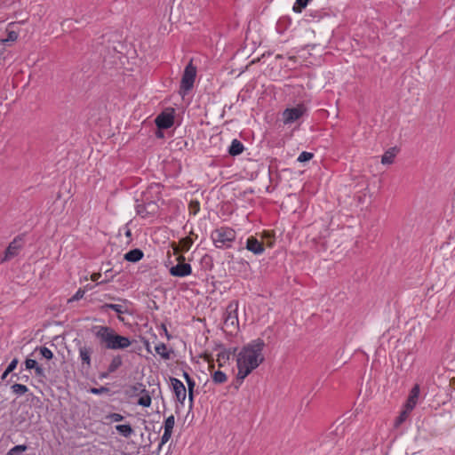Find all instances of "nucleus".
Returning a JSON list of instances; mask_svg holds the SVG:
<instances>
[{"label": "nucleus", "mask_w": 455, "mask_h": 455, "mask_svg": "<svg viewBox=\"0 0 455 455\" xmlns=\"http://www.w3.org/2000/svg\"><path fill=\"white\" fill-rule=\"evenodd\" d=\"M246 249L254 253L255 255H260L265 251L263 243L253 236H250L247 239Z\"/></svg>", "instance_id": "nucleus-14"}, {"label": "nucleus", "mask_w": 455, "mask_h": 455, "mask_svg": "<svg viewBox=\"0 0 455 455\" xmlns=\"http://www.w3.org/2000/svg\"><path fill=\"white\" fill-rule=\"evenodd\" d=\"M398 149L395 147L390 148L381 156V164L385 165L392 164L395 161Z\"/></svg>", "instance_id": "nucleus-19"}, {"label": "nucleus", "mask_w": 455, "mask_h": 455, "mask_svg": "<svg viewBox=\"0 0 455 455\" xmlns=\"http://www.w3.org/2000/svg\"><path fill=\"white\" fill-rule=\"evenodd\" d=\"M84 293L85 291L83 289H78L76 292L70 299H68V302L71 303L81 299L84 296Z\"/></svg>", "instance_id": "nucleus-33"}, {"label": "nucleus", "mask_w": 455, "mask_h": 455, "mask_svg": "<svg viewBox=\"0 0 455 455\" xmlns=\"http://www.w3.org/2000/svg\"><path fill=\"white\" fill-rule=\"evenodd\" d=\"M4 48L2 50H0V54L2 55L4 53Z\"/></svg>", "instance_id": "nucleus-46"}, {"label": "nucleus", "mask_w": 455, "mask_h": 455, "mask_svg": "<svg viewBox=\"0 0 455 455\" xmlns=\"http://www.w3.org/2000/svg\"><path fill=\"white\" fill-rule=\"evenodd\" d=\"M171 383L172 386L173 392L175 394L176 399L180 403H184V401L187 396V390L184 384L176 378H171Z\"/></svg>", "instance_id": "nucleus-11"}, {"label": "nucleus", "mask_w": 455, "mask_h": 455, "mask_svg": "<svg viewBox=\"0 0 455 455\" xmlns=\"http://www.w3.org/2000/svg\"><path fill=\"white\" fill-rule=\"evenodd\" d=\"M306 110V107L302 104L295 108H286L283 113V123L287 124L297 121L304 115Z\"/></svg>", "instance_id": "nucleus-7"}, {"label": "nucleus", "mask_w": 455, "mask_h": 455, "mask_svg": "<svg viewBox=\"0 0 455 455\" xmlns=\"http://www.w3.org/2000/svg\"><path fill=\"white\" fill-rule=\"evenodd\" d=\"M310 0H296V5L293 6V11L296 12H301L302 9H304Z\"/></svg>", "instance_id": "nucleus-31"}, {"label": "nucleus", "mask_w": 455, "mask_h": 455, "mask_svg": "<svg viewBox=\"0 0 455 455\" xmlns=\"http://www.w3.org/2000/svg\"><path fill=\"white\" fill-rule=\"evenodd\" d=\"M18 363H19V361L17 358L12 359L6 368L7 372H12L16 368Z\"/></svg>", "instance_id": "nucleus-38"}, {"label": "nucleus", "mask_w": 455, "mask_h": 455, "mask_svg": "<svg viewBox=\"0 0 455 455\" xmlns=\"http://www.w3.org/2000/svg\"><path fill=\"white\" fill-rule=\"evenodd\" d=\"M212 379L215 384H223L227 381L228 378L226 373L221 371H215L212 375Z\"/></svg>", "instance_id": "nucleus-24"}, {"label": "nucleus", "mask_w": 455, "mask_h": 455, "mask_svg": "<svg viewBox=\"0 0 455 455\" xmlns=\"http://www.w3.org/2000/svg\"><path fill=\"white\" fill-rule=\"evenodd\" d=\"M196 387V382H192V386L191 385H188V399H189V402H190V406H192V403H193V399H194V388Z\"/></svg>", "instance_id": "nucleus-35"}, {"label": "nucleus", "mask_w": 455, "mask_h": 455, "mask_svg": "<svg viewBox=\"0 0 455 455\" xmlns=\"http://www.w3.org/2000/svg\"><path fill=\"white\" fill-rule=\"evenodd\" d=\"M191 272H192V267H191L190 264H188V263H179L175 266H172L170 268V274L172 276H177V277L188 276L191 274Z\"/></svg>", "instance_id": "nucleus-13"}, {"label": "nucleus", "mask_w": 455, "mask_h": 455, "mask_svg": "<svg viewBox=\"0 0 455 455\" xmlns=\"http://www.w3.org/2000/svg\"><path fill=\"white\" fill-rule=\"evenodd\" d=\"M143 392L144 394L138 400V404L143 407H149L151 404V396L145 389H143Z\"/></svg>", "instance_id": "nucleus-27"}, {"label": "nucleus", "mask_w": 455, "mask_h": 455, "mask_svg": "<svg viewBox=\"0 0 455 455\" xmlns=\"http://www.w3.org/2000/svg\"><path fill=\"white\" fill-rule=\"evenodd\" d=\"M243 149H244V147H243V143L240 140L234 139L231 142L229 148H228V153L230 156H235L242 154Z\"/></svg>", "instance_id": "nucleus-21"}, {"label": "nucleus", "mask_w": 455, "mask_h": 455, "mask_svg": "<svg viewBox=\"0 0 455 455\" xmlns=\"http://www.w3.org/2000/svg\"><path fill=\"white\" fill-rule=\"evenodd\" d=\"M108 389L107 387H101L100 388L92 387L91 388L90 392L94 395H100L102 393L108 392Z\"/></svg>", "instance_id": "nucleus-37"}, {"label": "nucleus", "mask_w": 455, "mask_h": 455, "mask_svg": "<svg viewBox=\"0 0 455 455\" xmlns=\"http://www.w3.org/2000/svg\"><path fill=\"white\" fill-rule=\"evenodd\" d=\"M144 256L143 251L140 249H133L124 254V259L129 262H138Z\"/></svg>", "instance_id": "nucleus-20"}, {"label": "nucleus", "mask_w": 455, "mask_h": 455, "mask_svg": "<svg viewBox=\"0 0 455 455\" xmlns=\"http://www.w3.org/2000/svg\"><path fill=\"white\" fill-rule=\"evenodd\" d=\"M25 366L27 370H34L37 377H45L44 369L38 365L37 362L34 359H26Z\"/></svg>", "instance_id": "nucleus-18"}, {"label": "nucleus", "mask_w": 455, "mask_h": 455, "mask_svg": "<svg viewBox=\"0 0 455 455\" xmlns=\"http://www.w3.org/2000/svg\"><path fill=\"white\" fill-rule=\"evenodd\" d=\"M163 445H164V444H161V443H159L158 448H157L158 451H161V449H162Z\"/></svg>", "instance_id": "nucleus-44"}, {"label": "nucleus", "mask_w": 455, "mask_h": 455, "mask_svg": "<svg viewBox=\"0 0 455 455\" xmlns=\"http://www.w3.org/2000/svg\"><path fill=\"white\" fill-rule=\"evenodd\" d=\"M313 156H314L313 153L303 151L299 156L298 161L300 163L307 162V161L311 160L313 158Z\"/></svg>", "instance_id": "nucleus-32"}, {"label": "nucleus", "mask_w": 455, "mask_h": 455, "mask_svg": "<svg viewBox=\"0 0 455 455\" xmlns=\"http://www.w3.org/2000/svg\"><path fill=\"white\" fill-rule=\"evenodd\" d=\"M220 360V355H218V361Z\"/></svg>", "instance_id": "nucleus-48"}, {"label": "nucleus", "mask_w": 455, "mask_h": 455, "mask_svg": "<svg viewBox=\"0 0 455 455\" xmlns=\"http://www.w3.org/2000/svg\"><path fill=\"white\" fill-rule=\"evenodd\" d=\"M25 21L20 22H10L6 28L7 37L0 39V47H4V45H10L12 43L16 42L19 37V30L16 29L18 24H22Z\"/></svg>", "instance_id": "nucleus-8"}, {"label": "nucleus", "mask_w": 455, "mask_h": 455, "mask_svg": "<svg viewBox=\"0 0 455 455\" xmlns=\"http://www.w3.org/2000/svg\"><path fill=\"white\" fill-rule=\"evenodd\" d=\"M125 235L128 237V238H131L132 236V231L130 228H126V230H125Z\"/></svg>", "instance_id": "nucleus-42"}, {"label": "nucleus", "mask_w": 455, "mask_h": 455, "mask_svg": "<svg viewBox=\"0 0 455 455\" xmlns=\"http://www.w3.org/2000/svg\"><path fill=\"white\" fill-rule=\"evenodd\" d=\"M43 357L47 360H51L53 357V353L46 347H40L37 348Z\"/></svg>", "instance_id": "nucleus-30"}, {"label": "nucleus", "mask_w": 455, "mask_h": 455, "mask_svg": "<svg viewBox=\"0 0 455 455\" xmlns=\"http://www.w3.org/2000/svg\"><path fill=\"white\" fill-rule=\"evenodd\" d=\"M164 331L167 333V329L164 325Z\"/></svg>", "instance_id": "nucleus-47"}, {"label": "nucleus", "mask_w": 455, "mask_h": 455, "mask_svg": "<svg viewBox=\"0 0 455 455\" xmlns=\"http://www.w3.org/2000/svg\"><path fill=\"white\" fill-rule=\"evenodd\" d=\"M196 76V68L190 61L185 68L181 81H180V90H182L185 93L190 91L195 83Z\"/></svg>", "instance_id": "nucleus-6"}, {"label": "nucleus", "mask_w": 455, "mask_h": 455, "mask_svg": "<svg viewBox=\"0 0 455 455\" xmlns=\"http://www.w3.org/2000/svg\"><path fill=\"white\" fill-rule=\"evenodd\" d=\"M265 342L258 338L242 347L237 354V379L243 380L253 370L258 368L264 361L263 349Z\"/></svg>", "instance_id": "nucleus-1"}, {"label": "nucleus", "mask_w": 455, "mask_h": 455, "mask_svg": "<svg viewBox=\"0 0 455 455\" xmlns=\"http://www.w3.org/2000/svg\"><path fill=\"white\" fill-rule=\"evenodd\" d=\"M419 386L418 384L414 385L411 388L409 397L406 401L405 407L408 408V410H413L418 403V398L419 395Z\"/></svg>", "instance_id": "nucleus-15"}, {"label": "nucleus", "mask_w": 455, "mask_h": 455, "mask_svg": "<svg viewBox=\"0 0 455 455\" xmlns=\"http://www.w3.org/2000/svg\"><path fill=\"white\" fill-rule=\"evenodd\" d=\"M92 331L100 345L106 349H125L132 344L128 337L117 334L111 327L96 325L92 327Z\"/></svg>", "instance_id": "nucleus-2"}, {"label": "nucleus", "mask_w": 455, "mask_h": 455, "mask_svg": "<svg viewBox=\"0 0 455 455\" xmlns=\"http://www.w3.org/2000/svg\"><path fill=\"white\" fill-rule=\"evenodd\" d=\"M238 301H231L227 308L224 315V324L228 328H231V331H235L238 328Z\"/></svg>", "instance_id": "nucleus-5"}, {"label": "nucleus", "mask_w": 455, "mask_h": 455, "mask_svg": "<svg viewBox=\"0 0 455 455\" xmlns=\"http://www.w3.org/2000/svg\"><path fill=\"white\" fill-rule=\"evenodd\" d=\"M156 352L164 360L171 358V351L164 343H159L155 347Z\"/></svg>", "instance_id": "nucleus-22"}, {"label": "nucleus", "mask_w": 455, "mask_h": 455, "mask_svg": "<svg viewBox=\"0 0 455 455\" xmlns=\"http://www.w3.org/2000/svg\"><path fill=\"white\" fill-rule=\"evenodd\" d=\"M196 211H198V209H199V203H196Z\"/></svg>", "instance_id": "nucleus-45"}, {"label": "nucleus", "mask_w": 455, "mask_h": 455, "mask_svg": "<svg viewBox=\"0 0 455 455\" xmlns=\"http://www.w3.org/2000/svg\"><path fill=\"white\" fill-rule=\"evenodd\" d=\"M162 185L154 183L148 186L144 193L145 203L136 206L137 213L142 218H147L157 212L156 201L162 198Z\"/></svg>", "instance_id": "nucleus-3"}, {"label": "nucleus", "mask_w": 455, "mask_h": 455, "mask_svg": "<svg viewBox=\"0 0 455 455\" xmlns=\"http://www.w3.org/2000/svg\"><path fill=\"white\" fill-rule=\"evenodd\" d=\"M159 129H169L173 125L174 116L172 113L162 112L155 120Z\"/></svg>", "instance_id": "nucleus-10"}, {"label": "nucleus", "mask_w": 455, "mask_h": 455, "mask_svg": "<svg viewBox=\"0 0 455 455\" xmlns=\"http://www.w3.org/2000/svg\"><path fill=\"white\" fill-rule=\"evenodd\" d=\"M235 231L230 228L222 227L212 233V239L217 248H229L235 240Z\"/></svg>", "instance_id": "nucleus-4"}, {"label": "nucleus", "mask_w": 455, "mask_h": 455, "mask_svg": "<svg viewBox=\"0 0 455 455\" xmlns=\"http://www.w3.org/2000/svg\"><path fill=\"white\" fill-rule=\"evenodd\" d=\"M11 372H7V369H5V371H4L3 375H2V379H5L7 377L8 374H10Z\"/></svg>", "instance_id": "nucleus-43"}, {"label": "nucleus", "mask_w": 455, "mask_h": 455, "mask_svg": "<svg viewBox=\"0 0 455 455\" xmlns=\"http://www.w3.org/2000/svg\"><path fill=\"white\" fill-rule=\"evenodd\" d=\"M122 364L123 359L121 355H117L113 356L108 366V371L106 373H102L101 378H107L110 373L116 371L117 369L121 367Z\"/></svg>", "instance_id": "nucleus-17"}, {"label": "nucleus", "mask_w": 455, "mask_h": 455, "mask_svg": "<svg viewBox=\"0 0 455 455\" xmlns=\"http://www.w3.org/2000/svg\"><path fill=\"white\" fill-rule=\"evenodd\" d=\"M78 352L79 359L82 362V366L85 367L86 369H90L92 366L91 357L93 353L92 347L87 345H84L79 347Z\"/></svg>", "instance_id": "nucleus-12"}, {"label": "nucleus", "mask_w": 455, "mask_h": 455, "mask_svg": "<svg viewBox=\"0 0 455 455\" xmlns=\"http://www.w3.org/2000/svg\"><path fill=\"white\" fill-rule=\"evenodd\" d=\"M101 308L103 310H106V309L114 310L118 315V319L122 322L124 321V318L121 315L124 314H130V311L126 307H124L123 305H119V304L106 303L101 307Z\"/></svg>", "instance_id": "nucleus-16"}, {"label": "nucleus", "mask_w": 455, "mask_h": 455, "mask_svg": "<svg viewBox=\"0 0 455 455\" xmlns=\"http://www.w3.org/2000/svg\"><path fill=\"white\" fill-rule=\"evenodd\" d=\"M116 430L124 437H130L133 434V429L130 424L116 425Z\"/></svg>", "instance_id": "nucleus-23"}, {"label": "nucleus", "mask_w": 455, "mask_h": 455, "mask_svg": "<svg viewBox=\"0 0 455 455\" xmlns=\"http://www.w3.org/2000/svg\"><path fill=\"white\" fill-rule=\"evenodd\" d=\"M185 242H186V243H187V250H188V249H189V247H190V245H191V243H192V240H191L189 237H187V238L185 239Z\"/></svg>", "instance_id": "nucleus-41"}, {"label": "nucleus", "mask_w": 455, "mask_h": 455, "mask_svg": "<svg viewBox=\"0 0 455 455\" xmlns=\"http://www.w3.org/2000/svg\"><path fill=\"white\" fill-rule=\"evenodd\" d=\"M28 449L25 444H19L12 447L7 453V455H19L20 453L26 451Z\"/></svg>", "instance_id": "nucleus-29"}, {"label": "nucleus", "mask_w": 455, "mask_h": 455, "mask_svg": "<svg viewBox=\"0 0 455 455\" xmlns=\"http://www.w3.org/2000/svg\"><path fill=\"white\" fill-rule=\"evenodd\" d=\"M100 275H101L100 273H94V274L92 275L91 279L93 282H98L100 277Z\"/></svg>", "instance_id": "nucleus-40"}, {"label": "nucleus", "mask_w": 455, "mask_h": 455, "mask_svg": "<svg viewBox=\"0 0 455 455\" xmlns=\"http://www.w3.org/2000/svg\"><path fill=\"white\" fill-rule=\"evenodd\" d=\"M122 455H128V454H127V453H125V452H122Z\"/></svg>", "instance_id": "nucleus-49"}, {"label": "nucleus", "mask_w": 455, "mask_h": 455, "mask_svg": "<svg viewBox=\"0 0 455 455\" xmlns=\"http://www.w3.org/2000/svg\"><path fill=\"white\" fill-rule=\"evenodd\" d=\"M183 378L185 379V380H186L188 385H191L192 386V382H195V380L186 371L183 372Z\"/></svg>", "instance_id": "nucleus-39"}, {"label": "nucleus", "mask_w": 455, "mask_h": 455, "mask_svg": "<svg viewBox=\"0 0 455 455\" xmlns=\"http://www.w3.org/2000/svg\"><path fill=\"white\" fill-rule=\"evenodd\" d=\"M11 389H12V393H14L18 396H21L28 391V388L27 387V386H25L23 384H17V383L13 384L11 387Z\"/></svg>", "instance_id": "nucleus-25"}, {"label": "nucleus", "mask_w": 455, "mask_h": 455, "mask_svg": "<svg viewBox=\"0 0 455 455\" xmlns=\"http://www.w3.org/2000/svg\"><path fill=\"white\" fill-rule=\"evenodd\" d=\"M108 419H110L112 422H119L124 419V416L121 415L120 413L114 412V413H110L108 416Z\"/></svg>", "instance_id": "nucleus-34"}, {"label": "nucleus", "mask_w": 455, "mask_h": 455, "mask_svg": "<svg viewBox=\"0 0 455 455\" xmlns=\"http://www.w3.org/2000/svg\"><path fill=\"white\" fill-rule=\"evenodd\" d=\"M21 238H14L7 246L4 257L1 259V263L8 261L17 256L21 248Z\"/></svg>", "instance_id": "nucleus-9"}, {"label": "nucleus", "mask_w": 455, "mask_h": 455, "mask_svg": "<svg viewBox=\"0 0 455 455\" xmlns=\"http://www.w3.org/2000/svg\"><path fill=\"white\" fill-rule=\"evenodd\" d=\"M175 425V418L173 415H170L166 418L164 423V429L166 431H172L173 430Z\"/></svg>", "instance_id": "nucleus-28"}, {"label": "nucleus", "mask_w": 455, "mask_h": 455, "mask_svg": "<svg viewBox=\"0 0 455 455\" xmlns=\"http://www.w3.org/2000/svg\"><path fill=\"white\" fill-rule=\"evenodd\" d=\"M172 431H164V434L161 437V444H165L172 437Z\"/></svg>", "instance_id": "nucleus-36"}, {"label": "nucleus", "mask_w": 455, "mask_h": 455, "mask_svg": "<svg viewBox=\"0 0 455 455\" xmlns=\"http://www.w3.org/2000/svg\"><path fill=\"white\" fill-rule=\"evenodd\" d=\"M411 411V410H408V408L404 406V409L401 411L400 415L395 421V427H398L401 424H403L407 419Z\"/></svg>", "instance_id": "nucleus-26"}]
</instances>
